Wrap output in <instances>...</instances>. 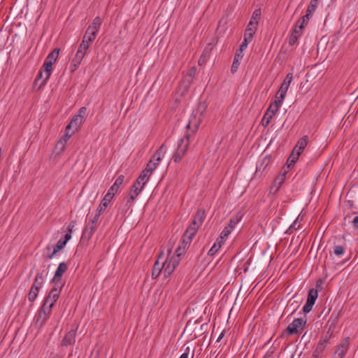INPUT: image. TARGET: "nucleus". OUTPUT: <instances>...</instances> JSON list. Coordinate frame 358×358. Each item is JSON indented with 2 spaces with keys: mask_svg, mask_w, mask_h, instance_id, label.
Segmentation results:
<instances>
[{
  "mask_svg": "<svg viewBox=\"0 0 358 358\" xmlns=\"http://www.w3.org/2000/svg\"><path fill=\"white\" fill-rule=\"evenodd\" d=\"M181 246H178L176 250V255H173L171 256H169L165 261H162L163 264V275L164 278L169 277L172 273L176 269V266L178 265L181 255V252H180L181 250Z\"/></svg>",
  "mask_w": 358,
  "mask_h": 358,
  "instance_id": "f257e3e1",
  "label": "nucleus"
},
{
  "mask_svg": "<svg viewBox=\"0 0 358 358\" xmlns=\"http://www.w3.org/2000/svg\"><path fill=\"white\" fill-rule=\"evenodd\" d=\"M205 217V210L203 209H199L194 215L193 221L185 231V239L187 241L194 236L199 228L202 225Z\"/></svg>",
  "mask_w": 358,
  "mask_h": 358,
  "instance_id": "f03ea898",
  "label": "nucleus"
},
{
  "mask_svg": "<svg viewBox=\"0 0 358 358\" xmlns=\"http://www.w3.org/2000/svg\"><path fill=\"white\" fill-rule=\"evenodd\" d=\"M189 134H186L178 142V147L173 155L174 162L179 163L186 154L189 145Z\"/></svg>",
  "mask_w": 358,
  "mask_h": 358,
  "instance_id": "7ed1b4c3",
  "label": "nucleus"
},
{
  "mask_svg": "<svg viewBox=\"0 0 358 358\" xmlns=\"http://www.w3.org/2000/svg\"><path fill=\"white\" fill-rule=\"evenodd\" d=\"M62 286L63 285H55L49 292L48 296L45 297L43 304L52 308L55 302L59 299Z\"/></svg>",
  "mask_w": 358,
  "mask_h": 358,
  "instance_id": "20e7f679",
  "label": "nucleus"
},
{
  "mask_svg": "<svg viewBox=\"0 0 358 358\" xmlns=\"http://www.w3.org/2000/svg\"><path fill=\"white\" fill-rule=\"evenodd\" d=\"M101 215L96 213L92 220H90L83 229V236L88 239L91 238L99 226V220Z\"/></svg>",
  "mask_w": 358,
  "mask_h": 358,
  "instance_id": "39448f33",
  "label": "nucleus"
},
{
  "mask_svg": "<svg viewBox=\"0 0 358 358\" xmlns=\"http://www.w3.org/2000/svg\"><path fill=\"white\" fill-rule=\"evenodd\" d=\"M330 336L327 334L325 336H322L315 346L313 352V358H322V353L324 352L326 345L329 341Z\"/></svg>",
  "mask_w": 358,
  "mask_h": 358,
  "instance_id": "423d86ee",
  "label": "nucleus"
},
{
  "mask_svg": "<svg viewBox=\"0 0 358 358\" xmlns=\"http://www.w3.org/2000/svg\"><path fill=\"white\" fill-rule=\"evenodd\" d=\"M293 80V73H289L286 76L283 83H282L277 94L276 98L284 99L285 97V95L287 94V92L289 89V87L290 85V83H292Z\"/></svg>",
  "mask_w": 358,
  "mask_h": 358,
  "instance_id": "0eeeda50",
  "label": "nucleus"
},
{
  "mask_svg": "<svg viewBox=\"0 0 358 358\" xmlns=\"http://www.w3.org/2000/svg\"><path fill=\"white\" fill-rule=\"evenodd\" d=\"M306 323V321L302 318H297L293 320L287 328L289 334H297L302 330Z\"/></svg>",
  "mask_w": 358,
  "mask_h": 358,
  "instance_id": "6e6552de",
  "label": "nucleus"
},
{
  "mask_svg": "<svg viewBox=\"0 0 358 358\" xmlns=\"http://www.w3.org/2000/svg\"><path fill=\"white\" fill-rule=\"evenodd\" d=\"M51 312L52 308L43 304L38 314L36 324L42 327L49 318Z\"/></svg>",
  "mask_w": 358,
  "mask_h": 358,
  "instance_id": "1a4fd4ad",
  "label": "nucleus"
},
{
  "mask_svg": "<svg viewBox=\"0 0 358 358\" xmlns=\"http://www.w3.org/2000/svg\"><path fill=\"white\" fill-rule=\"evenodd\" d=\"M99 24H92L90 25L87 29L83 39H86L88 43H92L96 36V34L99 29Z\"/></svg>",
  "mask_w": 358,
  "mask_h": 358,
  "instance_id": "9d476101",
  "label": "nucleus"
},
{
  "mask_svg": "<svg viewBox=\"0 0 358 358\" xmlns=\"http://www.w3.org/2000/svg\"><path fill=\"white\" fill-rule=\"evenodd\" d=\"M349 345L350 338L347 337L341 342L338 349L334 353V358H343L348 350Z\"/></svg>",
  "mask_w": 358,
  "mask_h": 358,
  "instance_id": "9b49d317",
  "label": "nucleus"
},
{
  "mask_svg": "<svg viewBox=\"0 0 358 358\" xmlns=\"http://www.w3.org/2000/svg\"><path fill=\"white\" fill-rule=\"evenodd\" d=\"M304 28V24L294 26L289 38V44L290 45H294L296 43L298 38L302 35Z\"/></svg>",
  "mask_w": 358,
  "mask_h": 358,
  "instance_id": "f8f14e48",
  "label": "nucleus"
},
{
  "mask_svg": "<svg viewBox=\"0 0 358 358\" xmlns=\"http://www.w3.org/2000/svg\"><path fill=\"white\" fill-rule=\"evenodd\" d=\"M203 120V117L192 113L189 117L187 128L191 129L192 132H196Z\"/></svg>",
  "mask_w": 358,
  "mask_h": 358,
  "instance_id": "ddd939ff",
  "label": "nucleus"
},
{
  "mask_svg": "<svg viewBox=\"0 0 358 358\" xmlns=\"http://www.w3.org/2000/svg\"><path fill=\"white\" fill-rule=\"evenodd\" d=\"M68 266L65 262H62L59 264L57 267L55 275L52 280V281L55 283V285H62L61 280L62 275L67 271Z\"/></svg>",
  "mask_w": 358,
  "mask_h": 358,
  "instance_id": "4468645a",
  "label": "nucleus"
},
{
  "mask_svg": "<svg viewBox=\"0 0 358 358\" xmlns=\"http://www.w3.org/2000/svg\"><path fill=\"white\" fill-rule=\"evenodd\" d=\"M166 152V148L164 144H162L153 154L152 158L150 159V162H152L157 166L159 165V162L164 157Z\"/></svg>",
  "mask_w": 358,
  "mask_h": 358,
  "instance_id": "2eb2a0df",
  "label": "nucleus"
},
{
  "mask_svg": "<svg viewBox=\"0 0 358 358\" xmlns=\"http://www.w3.org/2000/svg\"><path fill=\"white\" fill-rule=\"evenodd\" d=\"M76 330L72 329L67 332L64 337L63 338L61 345L62 346H69L73 345L76 342Z\"/></svg>",
  "mask_w": 358,
  "mask_h": 358,
  "instance_id": "dca6fc26",
  "label": "nucleus"
},
{
  "mask_svg": "<svg viewBox=\"0 0 358 358\" xmlns=\"http://www.w3.org/2000/svg\"><path fill=\"white\" fill-rule=\"evenodd\" d=\"M322 281L319 280L316 283V289H310L308 294L307 301L315 304L316 299L318 297V289L321 288Z\"/></svg>",
  "mask_w": 358,
  "mask_h": 358,
  "instance_id": "f3484780",
  "label": "nucleus"
},
{
  "mask_svg": "<svg viewBox=\"0 0 358 358\" xmlns=\"http://www.w3.org/2000/svg\"><path fill=\"white\" fill-rule=\"evenodd\" d=\"M162 259V255L161 254L157 260L155 262L154 266H153V268H152V277L153 279H155L157 278L160 274H163V264H162V262H160V259Z\"/></svg>",
  "mask_w": 358,
  "mask_h": 358,
  "instance_id": "a211bd4d",
  "label": "nucleus"
},
{
  "mask_svg": "<svg viewBox=\"0 0 358 358\" xmlns=\"http://www.w3.org/2000/svg\"><path fill=\"white\" fill-rule=\"evenodd\" d=\"M282 101H283V99H278L275 97V101L269 106V107L267 109L266 113L269 114V115H271L272 117H273L275 115V113L278 112Z\"/></svg>",
  "mask_w": 358,
  "mask_h": 358,
  "instance_id": "6ab92c4d",
  "label": "nucleus"
},
{
  "mask_svg": "<svg viewBox=\"0 0 358 358\" xmlns=\"http://www.w3.org/2000/svg\"><path fill=\"white\" fill-rule=\"evenodd\" d=\"M236 224V221H234L233 219H230L228 224L223 229L220 234L221 238H227L228 236L231 234L233 229L234 228Z\"/></svg>",
  "mask_w": 358,
  "mask_h": 358,
  "instance_id": "aec40b11",
  "label": "nucleus"
},
{
  "mask_svg": "<svg viewBox=\"0 0 358 358\" xmlns=\"http://www.w3.org/2000/svg\"><path fill=\"white\" fill-rule=\"evenodd\" d=\"M83 121L84 120L81 119V117H79L76 115H74L70 123L66 126V131H69L71 128L74 129V130H77Z\"/></svg>",
  "mask_w": 358,
  "mask_h": 358,
  "instance_id": "412c9836",
  "label": "nucleus"
},
{
  "mask_svg": "<svg viewBox=\"0 0 358 358\" xmlns=\"http://www.w3.org/2000/svg\"><path fill=\"white\" fill-rule=\"evenodd\" d=\"M257 24H248V26L246 28L244 33V39L249 41H252L253 34L255 33L257 30Z\"/></svg>",
  "mask_w": 358,
  "mask_h": 358,
  "instance_id": "4be33fe9",
  "label": "nucleus"
},
{
  "mask_svg": "<svg viewBox=\"0 0 358 358\" xmlns=\"http://www.w3.org/2000/svg\"><path fill=\"white\" fill-rule=\"evenodd\" d=\"M124 180V176L121 175L117 177L114 184L108 189L109 192L116 194L118 192L120 187L122 185Z\"/></svg>",
  "mask_w": 358,
  "mask_h": 358,
  "instance_id": "5701e85b",
  "label": "nucleus"
},
{
  "mask_svg": "<svg viewBox=\"0 0 358 358\" xmlns=\"http://www.w3.org/2000/svg\"><path fill=\"white\" fill-rule=\"evenodd\" d=\"M142 191V187H136L133 186L131 188L129 199L127 200V202H133V201L139 195V194Z\"/></svg>",
  "mask_w": 358,
  "mask_h": 358,
  "instance_id": "b1692460",
  "label": "nucleus"
},
{
  "mask_svg": "<svg viewBox=\"0 0 358 358\" xmlns=\"http://www.w3.org/2000/svg\"><path fill=\"white\" fill-rule=\"evenodd\" d=\"M71 236L70 234H66L64 239L61 238L57 241V244L54 246V249L59 252L64 248L66 243L71 239Z\"/></svg>",
  "mask_w": 358,
  "mask_h": 358,
  "instance_id": "393cba45",
  "label": "nucleus"
},
{
  "mask_svg": "<svg viewBox=\"0 0 358 358\" xmlns=\"http://www.w3.org/2000/svg\"><path fill=\"white\" fill-rule=\"evenodd\" d=\"M207 109V104L205 102H200L198 103L196 108L194 110L193 113L203 117V115Z\"/></svg>",
  "mask_w": 358,
  "mask_h": 358,
  "instance_id": "a878e982",
  "label": "nucleus"
},
{
  "mask_svg": "<svg viewBox=\"0 0 358 358\" xmlns=\"http://www.w3.org/2000/svg\"><path fill=\"white\" fill-rule=\"evenodd\" d=\"M52 65H53V64L50 63V62H46V61L44 62L43 66L44 68L45 81H47L51 75Z\"/></svg>",
  "mask_w": 358,
  "mask_h": 358,
  "instance_id": "bb28decb",
  "label": "nucleus"
},
{
  "mask_svg": "<svg viewBox=\"0 0 358 358\" xmlns=\"http://www.w3.org/2000/svg\"><path fill=\"white\" fill-rule=\"evenodd\" d=\"M242 58L243 55L237 52L235 55L234 62L231 68V71L232 73H235L237 71L239 66V60L241 59Z\"/></svg>",
  "mask_w": 358,
  "mask_h": 358,
  "instance_id": "cd10ccee",
  "label": "nucleus"
},
{
  "mask_svg": "<svg viewBox=\"0 0 358 358\" xmlns=\"http://www.w3.org/2000/svg\"><path fill=\"white\" fill-rule=\"evenodd\" d=\"M59 48H55L46 57L45 60L46 62H50V63L54 64L59 56Z\"/></svg>",
  "mask_w": 358,
  "mask_h": 358,
  "instance_id": "c85d7f7f",
  "label": "nucleus"
},
{
  "mask_svg": "<svg viewBox=\"0 0 358 358\" xmlns=\"http://www.w3.org/2000/svg\"><path fill=\"white\" fill-rule=\"evenodd\" d=\"M90 45L91 43H88L86 39H83L82 43H80L77 52H81L82 55L85 57L87 50L90 48Z\"/></svg>",
  "mask_w": 358,
  "mask_h": 358,
  "instance_id": "c756f323",
  "label": "nucleus"
},
{
  "mask_svg": "<svg viewBox=\"0 0 358 358\" xmlns=\"http://www.w3.org/2000/svg\"><path fill=\"white\" fill-rule=\"evenodd\" d=\"M109 204L110 203L107 201V199H103L101 203L99 204L96 209V213L101 215L106 210Z\"/></svg>",
  "mask_w": 358,
  "mask_h": 358,
  "instance_id": "7c9ffc66",
  "label": "nucleus"
},
{
  "mask_svg": "<svg viewBox=\"0 0 358 358\" xmlns=\"http://www.w3.org/2000/svg\"><path fill=\"white\" fill-rule=\"evenodd\" d=\"M72 134H69V131H66V134L60 138V140L57 143V145H61V151H64L65 148V144L69 138L71 136Z\"/></svg>",
  "mask_w": 358,
  "mask_h": 358,
  "instance_id": "2f4dec72",
  "label": "nucleus"
},
{
  "mask_svg": "<svg viewBox=\"0 0 358 358\" xmlns=\"http://www.w3.org/2000/svg\"><path fill=\"white\" fill-rule=\"evenodd\" d=\"M39 289H36V287H31L30 291L28 294V299L29 301L33 302L36 299Z\"/></svg>",
  "mask_w": 358,
  "mask_h": 358,
  "instance_id": "473e14b6",
  "label": "nucleus"
},
{
  "mask_svg": "<svg viewBox=\"0 0 358 358\" xmlns=\"http://www.w3.org/2000/svg\"><path fill=\"white\" fill-rule=\"evenodd\" d=\"M262 11L260 8L256 9L252 15L251 20L249 22H259L261 20Z\"/></svg>",
  "mask_w": 358,
  "mask_h": 358,
  "instance_id": "72a5a7b5",
  "label": "nucleus"
},
{
  "mask_svg": "<svg viewBox=\"0 0 358 358\" xmlns=\"http://www.w3.org/2000/svg\"><path fill=\"white\" fill-rule=\"evenodd\" d=\"M320 0H311L308 6V8H307V10L308 11V15H312L317 6V4H318V2L320 1Z\"/></svg>",
  "mask_w": 358,
  "mask_h": 358,
  "instance_id": "f704fd0d",
  "label": "nucleus"
},
{
  "mask_svg": "<svg viewBox=\"0 0 358 358\" xmlns=\"http://www.w3.org/2000/svg\"><path fill=\"white\" fill-rule=\"evenodd\" d=\"M83 57L84 56L82 55L81 52H76L75 57L72 60V64L75 69L81 63Z\"/></svg>",
  "mask_w": 358,
  "mask_h": 358,
  "instance_id": "c9c22d12",
  "label": "nucleus"
},
{
  "mask_svg": "<svg viewBox=\"0 0 358 358\" xmlns=\"http://www.w3.org/2000/svg\"><path fill=\"white\" fill-rule=\"evenodd\" d=\"M192 238H190L189 241H187L185 239V232L184 233L182 237V242L178 246H181L180 252L181 254L185 251V250L189 245Z\"/></svg>",
  "mask_w": 358,
  "mask_h": 358,
  "instance_id": "e433bc0d",
  "label": "nucleus"
},
{
  "mask_svg": "<svg viewBox=\"0 0 358 358\" xmlns=\"http://www.w3.org/2000/svg\"><path fill=\"white\" fill-rule=\"evenodd\" d=\"M308 142V137L307 136H303L301 138L299 139L296 144L298 145V147H301L302 149H305V148L307 146Z\"/></svg>",
  "mask_w": 358,
  "mask_h": 358,
  "instance_id": "4c0bfd02",
  "label": "nucleus"
},
{
  "mask_svg": "<svg viewBox=\"0 0 358 358\" xmlns=\"http://www.w3.org/2000/svg\"><path fill=\"white\" fill-rule=\"evenodd\" d=\"M213 48V45H212V43H208L203 50L202 55L201 56L208 59L210 57Z\"/></svg>",
  "mask_w": 358,
  "mask_h": 358,
  "instance_id": "58836bf2",
  "label": "nucleus"
},
{
  "mask_svg": "<svg viewBox=\"0 0 358 358\" xmlns=\"http://www.w3.org/2000/svg\"><path fill=\"white\" fill-rule=\"evenodd\" d=\"M272 117H273L271 115H269V114L266 113L262 120V125L264 127H267L269 124Z\"/></svg>",
  "mask_w": 358,
  "mask_h": 358,
  "instance_id": "ea45409f",
  "label": "nucleus"
},
{
  "mask_svg": "<svg viewBox=\"0 0 358 358\" xmlns=\"http://www.w3.org/2000/svg\"><path fill=\"white\" fill-rule=\"evenodd\" d=\"M47 275L48 271L45 269H43L41 272L36 274L35 279H38L39 281L44 282V279Z\"/></svg>",
  "mask_w": 358,
  "mask_h": 358,
  "instance_id": "a19ab883",
  "label": "nucleus"
},
{
  "mask_svg": "<svg viewBox=\"0 0 358 358\" xmlns=\"http://www.w3.org/2000/svg\"><path fill=\"white\" fill-rule=\"evenodd\" d=\"M299 156V155H297V153L292 151V154L290 155L288 159V162H290V164H289V166H290L291 164H294L298 160Z\"/></svg>",
  "mask_w": 358,
  "mask_h": 358,
  "instance_id": "79ce46f5",
  "label": "nucleus"
},
{
  "mask_svg": "<svg viewBox=\"0 0 358 358\" xmlns=\"http://www.w3.org/2000/svg\"><path fill=\"white\" fill-rule=\"evenodd\" d=\"M334 253L337 256L342 255L344 253L343 247L341 245H335L334 248Z\"/></svg>",
  "mask_w": 358,
  "mask_h": 358,
  "instance_id": "37998d69",
  "label": "nucleus"
},
{
  "mask_svg": "<svg viewBox=\"0 0 358 358\" xmlns=\"http://www.w3.org/2000/svg\"><path fill=\"white\" fill-rule=\"evenodd\" d=\"M220 249V247L217 245V244L214 243L213 245L211 247V248L208 251L209 255H214Z\"/></svg>",
  "mask_w": 358,
  "mask_h": 358,
  "instance_id": "c03bdc74",
  "label": "nucleus"
},
{
  "mask_svg": "<svg viewBox=\"0 0 358 358\" xmlns=\"http://www.w3.org/2000/svg\"><path fill=\"white\" fill-rule=\"evenodd\" d=\"M313 305H314V304H312V303H310V302H308V301H306V302L305 305L303 306V311L305 313H309V312L311 310V309H312V308H313Z\"/></svg>",
  "mask_w": 358,
  "mask_h": 358,
  "instance_id": "a18cd8bd",
  "label": "nucleus"
},
{
  "mask_svg": "<svg viewBox=\"0 0 358 358\" xmlns=\"http://www.w3.org/2000/svg\"><path fill=\"white\" fill-rule=\"evenodd\" d=\"M86 113H87V108L85 107H82L80 108V110L78 111V114L76 115L78 116L79 117H81V119H83L84 120Z\"/></svg>",
  "mask_w": 358,
  "mask_h": 358,
  "instance_id": "49530a36",
  "label": "nucleus"
},
{
  "mask_svg": "<svg viewBox=\"0 0 358 358\" xmlns=\"http://www.w3.org/2000/svg\"><path fill=\"white\" fill-rule=\"evenodd\" d=\"M137 179H138V180L141 181L143 185H145L148 182L149 178L146 175L141 173Z\"/></svg>",
  "mask_w": 358,
  "mask_h": 358,
  "instance_id": "de8ad7c7",
  "label": "nucleus"
},
{
  "mask_svg": "<svg viewBox=\"0 0 358 358\" xmlns=\"http://www.w3.org/2000/svg\"><path fill=\"white\" fill-rule=\"evenodd\" d=\"M311 15H308V11H306V14L302 17H301L296 22H307L310 20V16Z\"/></svg>",
  "mask_w": 358,
  "mask_h": 358,
  "instance_id": "09e8293b",
  "label": "nucleus"
},
{
  "mask_svg": "<svg viewBox=\"0 0 358 358\" xmlns=\"http://www.w3.org/2000/svg\"><path fill=\"white\" fill-rule=\"evenodd\" d=\"M250 42V41H246L245 39H244L240 46V49L237 52L242 54L243 50L248 47V45Z\"/></svg>",
  "mask_w": 358,
  "mask_h": 358,
  "instance_id": "8fccbe9b",
  "label": "nucleus"
},
{
  "mask_svg": "<svg viewBox=\"0 0 358 358\" xmlns=\"http://www.w3.org/2000/svg\"><path fill=\"white\" fill-rule=\"evenodd\" d=\"M115 195V194L108 191L107 194L104 196L103 199H107V201L110 203Z\"/></svg>",
  "mask_w": 358,
  "mask_h": 358,
  "instance_id": "3c124183",
  "label": "nucleus"
},
{
  "mask_svg": "<svg viewBox=\"0 0 358 358\" xmlns=\"http://www.w3.org/2000/svg\"><path fill=\"white\" fill-rule=\"evenodd\" d=\"M43 284V282L39 281L38 279H34V283L32 285V287H36V289H38L40 290L42 285Z\"/></svg>",
  "mask_w": 358,
  "mask_h": 358,
  "instance_id": "603ef678",
  "label": "nucleus"
},
{
  "mask_svg": "<svg viewBox=\"0 0 358 358\" xmlns=\"http://www.w3.org/2000/svg\"><path fill=\"white\" fill-rule=\"evenodd\" d=\"M75 226H76V222L75 221L71 222L67 227L68 232L66 234H70L71 236V234L73 232V230Z\"/></svg>",
  "mask_w": 358,
  "mask_h": 358,
  "instance_id": "864d4df0",
  "label": "nucleus"
},
{
  "mask_svg": "<svg viewBox=\"0 0 358 358\" xmlns=\"http://www.w3.org/2000/svg\"><path fill=\"white\" fill-rule=\"evenodd\" d=\"M157 167V166L156 165H155V164H153L152 162H150V161H149L148 163L147 164L145 169H147L148 171H150L151 173H152Z\"/></svg>",
  "mask_w": 358,
  "mask_h": 358,
  "instance_id": "5fc2aeb1",
  "label": "nucleus"
},
{
  "mask_svg": "<svg viewBox=\"0 0 358 358\" xmlns=\"http://www.w3.org/2000/svg\"><path fill=\"white\" fill-rule=\"evenodd\" d=\"M225 239L226 238H222L221 236L220 235V236L217 238L216 242L215 243L221 248V246L223 244V243L224 242Z\"/></svg>",
  "mask_w": 358,
  "mask_h": 358,
  "instance_id": "6e6d98bb",
  "label": "nucleus"
},
{
  "mask_svg": "<svg viewBox=\"0 0 358 358\" xmlns=\"http://www.w3.org/2000/svg\"><path fill=\"white\" fill-rule=\"evenodd\" d=\"M294 152L297 153V155H301V153L303 151V149H302L301 147H298V145L296 144L293 150Z\"/></svg>",
  "mask_w": 358,
  "mask_h": 358,
  "instance_id": "4d7b16f0",
  "label": "nucleus"
},
{
  "mask_svg": "<svg viewBox=\"0 0 358 358\" xmlns=\"http://www.w3.org/2000/svg\"><path fill=\"white\" fill-rule=\"evenodd\" d=\"M207 60H208V59L201 56L198 61V64L200 66L204 65L206 63Z\"/></svg>",
  "mask_w": 358,
  "mask_h": 358,
  "instance_id": "13d9d810",
  "label": "nucleus"
},
{
  "mask_svg": "<svg viewBox=\"0 0 358 358\" xmlns=\"http://www.w3.org/2000/svg\"><path fill=\"white\" fill-rule=\"evenodd\" d=\"M58 252L57 251V250H55L53 248V251L49 254H48L47 255V258L49 259H51L54 257V256Z\"/></svg>",
  "mask_w": 358,
  "mask_h": 358,
  "instance_id": "bf43d9fd",
  "label": "nucleus"
},
{
  "mask_svg": "<svg viewBox=\"0 0 358 358\" xmlns=\"http://www.w3.org/2000/svg\"><path fill=\"white\" fill-rule=\"evenodd\" d=\"M37 78H43V81L42 83V85L45 83L46 81H45V73H44V71H39Z\"/></svg>",
  "mask_w": 358,
  "mask_h": 358,
  "instance_id": "052dcab7",
  "label": "nucleus"
},
{
  "mask_svg": "<svg viewBox=\"0 0 358 358\" xmlns=\"http://www.w3.org/2000/svg\"><path fill=\"white\" fill-rule=\"evenodd\" d=\"M145 185H143L141 182L138 180V179H137L133 185V186L136 187H142V189H143Z\"/></svg>",
  "mask_w": 358,
  "mask_h": 358,
  "instance_id": "680f3d73",
  "label": "nucleus"
},
{
  "mask_svg": "<svg viewBox=\"0 0 358 358\" xmlns=\"http://www.w3.org/2000/svg\"><path fill=\"white\" fill-rule=\"evenodd\" d=\"M143 174L146 175L149 178L152 173H151L150 171H148L147 169H145L142 172Z\"/></svg>",
  "mask_w": 358,
  "mask_h": 358,
  "instance_id": "e2e57ef3",
  "label": "nucleus"
},
{
  "mask_svg": "<svg viewBox=\"0 0 358 358\" xmlns=\"http://www.w3.org/2000/svg\"><path fill=\"white\" fill-rule=\"evenodd\" d=\"M189 356V348H187V352L182 353L179 358H188Z\"/></svg>",
  "mask_w": 358,
  "mask_h": 358,
  "instance_id": "0e129e2a",
  "label": "nucleus"
},
{
  "mask_svg": "<svg viewBox=\"0 0 358 358\" xmlns=\"http://www.w3.org/2000/svg\"><path fill=\"white\" fill-rule=\"evenodd\" d=\"M352 222H353L354 227L358 229V216H356L354 218Z\"/></svg>",
  "mask_w": 358,
  "mask_h": 358,
  "instance_id": "69168bd1",
  "label": "nucleus"
},
{
  "mask_svg": "<svg viewBox=\"0 0 358 358\" xmlns=\"http://www.w3.org/2000/svg\"><path fill=\"white\" fill-rule=\"evenodd\" d=\"M196 73V67H193L189 72V76H193Z\"/></svg>",
  "mask_w": 358,
  "mask_h": 358,
  "instance_id": "338daca9",
  "label": "nucleus"
},
{
  "mask_svg": "<svg viewBox=\"0 0 358 358\" xmlns=\"http://www.w3.org/2000/svg\"><path fill=\"white\" fill-rule=\"evenodd\" d=\"M284 176H285V175H282V176H278V177H277V178H276V179H275V182L279 181V183H280H280H282V181H283V180H284Z\"/></svg>",
  "mask_w": 358,
  "mask_h": 358,
  "instance_id": "774afa93",
  "label": "nucleus"
}]
</instances>
